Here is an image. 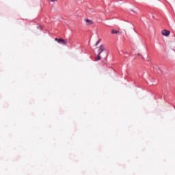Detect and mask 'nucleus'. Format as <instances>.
<instances>
[{
  "label": "nucleus",
  "instance_id": "nucleus-1",
  "mask_svg": "<svg viewBox=\"0 0 175 175\" xmlns=\"http://www.w3.org/2000/svg\"><path fill=\"white\" fill-rule=\"evenodd\" d=\"M105 50H106V48H105V45L102 44L100 46H98V49L97 51L98 54L101 55L103 52L105 51Z\"/></svg>",
  "mask_w": 175,
  "mask_h": 175
},
{
  "label": "nucleus",
  "instance_id": "nucleus-2",
  "mask_svg": "<svg viewBox=\"0 0 175 175\" xmlns=\"http://www.w3.org/2000/svg\"><path fill=\"white\" fill-rule=\"evenodd\" d=\"M161 34L163 35V36H168L170 35V31L169 30H163L161 31Z\"/></svg>",
  "mask_w": 175,
  "mask_h": 175
},
{
  "label": "nucleus",
  "instance_id": "nucleus-3",
  "mask_svg": "<svg viewBox=\"0 0 175 175\" xmlns=\"http://www.w3.org/2000/svg\"><path fill=\"white\" fill-rule=\"evenodd\" d=\"M58 43H61L62 44H68V41H65V40L60 38L58 40Z\"/></svg>",
  "mask_w": 175,
  "mask_h": 175
},
{
  "label": "nucleus",
  "instance_id": "nucleus-4",
  "mask_svg": "<svg viewBox=\"0 0 175 175\" xmlns=\"http://www.w3.org/2000/svg\"><path fill=\"white\" fill-rule=\"evenodd\" d=\"M85 22L87 23L88 25H92V24H94V22L90 19H86Z\"/></svg>",
  "mask_w": 175,
  "mask_h": 175
},
{
  "label": "nucleus",
  "instance_id": "nucleus-5",
  "mask_svg": "<svg viewBox=\"0 0 175 175\" xmlns=\"http://www.w3.org/2000/svg\"><path fill=\"white\" fill-rule=\"evenodd\" d=\"M111 33L117 35V34L120 33V31L116 30V29H112L111 31Z\"/></svg>",
  "mask_w": 175,
  "mask_h": 175
},
{
  "label": "nucleus",
  "instance_id": "nucleus-6",
  "mask_svg": "<svg viewBox=\"0 0 175 175\" xmlns=\"http://www.w3.org/2000/svg\"><path fill=\"white\" fill-rule=\"evenodd\" d=\"M95 61H100V54L98 53L95 58Z\"/></svg>",
  "mask_w": 175,
  "mask_h": 175
},
{
  "label": "nucleus",
  "instance_id": "nucleus-7",
  "mask_svg": "<svg viewBox=\"0 0 175 175\" xmlns=\"http://www.w3.org/2000/svg\"><path fill=\"white\" fill-rule=\"evenodd\" d=\"M101 40H102V39H99L98 40V42L96 43V46H98L99 44V43H100Z\"/></svg>",
  "mask_w": 175,
  "mask_h": 175
},
{
  "label": "nucleus",
  "instance_id": "nucleus-8",
  "mask_svg": "<svg viewBox=\"0 0 175 175\" xmlns=\"http://www.w3.org/2000/svg\"><path fill=\"white\" fill-rule=\"evenodd\" d=\"M55 42H58V40H59V39L55 38Z\"/></svg>",
  "mask_w": 175,
  "mask_h": 175
},
{
  "label": "nucleus",
  "instance_id": "nucleus-9",
  "mask_svg": "<svg viewBox=\"0 0 175 175\" xmlns=\"http://www.w3.org/2000/svg\"><path fill=\"white\" fill-rule=\"evenodd\" d=\"M57 0H51V2H55Z\"/></svg>",
  "mask_w": 175,
  "mask_h": 175
},
{
  "label": "nucleus",
  "instance_id": "nucleus-10",
  "mask_svg": "<svg viewBox=\"0 0 175 175\" xmlns=\"http://www.w3.org/2000/svg\"><path fill=\"white\" fill-rule=\"evenodd\" d=\"M173 51H174V52H175V47L173 49Z\"/></svg>",
  "mask_w": 175,
  "mask_h": 175
},
{
  "label": "nucleus",
  "instance_id": "nucleus-11",
  "mask_svg": "<svg viewBox=\"0 0 175 175\" xmlns=\"http://www.w3.org/2000/svg\"><path fill=\"white\" fill-rule=\"evenodd\" d=\"M138 55H141L140 54H138Z\"/></svg>",
  "mask_w": 175,
  "mask_h": 175
}]
</instances>
